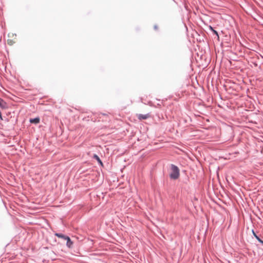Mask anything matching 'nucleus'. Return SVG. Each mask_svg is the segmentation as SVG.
Instances as JSON below:
<instances>
[{"mask_svg":"<svg viewBox=\"0 0 263 263\" xmlns=\"http://www.w3.org/2000/svg\"><path fill=\"white\" fill-rule=\"evenodd\" d=\"M6 105V103H5V102L3 99L0 98V106L2 108H5Z\"/></svg>","mask_w":263,"mask_h":263,"instance_id":"0eeeda50","label":"nucleus"},{"mask_svg":"<svg viewBox=\"0 0 263 263\" xmlns=\"http://www.w3.org/2000/svg\"><path fill=\"white\" fill-rule=\"evenodd\" d=\"M180 172L178 167L174 164H171V173L170 174V178L172 179L175 180L178 178Z\"/></svg>","mask_w":263,"mask_h":263,"instance_id":"f257e3e1","label":"nucleus"},{"mask_svg":"<svg viewBox=\"0 0 263 263\" xmlns=\"http://www.w3.org/2000/svg\"><path fill=\"white\" fill-rule=\"evenodd\" d=\"M154 28H155V29H157V26H155Z\"/></svg>","mask_w":263,"mask_h":263,"instance_id":"9d476101","label":"nucleus"},{"mask_svg":"<svg viewBox=\"0 0 263 263\" xmlns=\"http://www.w3.org/2000/svg\"><path fill=\"white\" fill-rule=\"evenodd\" d=\"M253 234L254 237L257 239V240L263 245V240H262L255 233L253 230Z\"/></svg>","mask_w":263,"mask_h":263,"instance_id":"423d86ee","label":"nucleus"},{"mask_svg":"<svg viewBox=\"0 0 263 263\" xmlns=\"http://www.w3.org/2000/svg\"><path fill=\"white\" fill-rule=\"evenodd\" d=\"M138 119L140 120H145L151 117L150 114H147L145 115L138 114L137 115Z\"/></svg>","mask_w":263,"mask_h":263,"instance_id":"f03ea898","label":"nucleus"},{"mask_svg":"<svg viewBox=\"0 0 263 263\" xmlns=\"http://www.w3.org/2000/svg\"><path fill=\"white\" fill-rule=\"evenodd\" d=\"M55 235L56 236H57L58 237H59V238H63V239H64L65 240H66V239L68 237V236H65V235H63V234H61V233H55Z\"/></svg>","mask_w":263,"mask_h":263,"instance_id":"39448f33","label":"nucleus"},{"mask_svg":"<svg viewBox=\"0 0 263 263\" xmlns=\"http://www.w3.org/2000/svg\"><path fill=\"white\" fill-rule=\"evenodd\" d=\"M210 28H211V30H212L213 31L214 33L215 34H216L217 35H218V32H217L216 31H215V30H213V29L212 28V27H210Z\"/></svg>","mask_w":263,"mask_h":263,"instance_id":"1a4fd4ad","label":"nucleus"},{"mask_svg":"<svg viewBox=\"0 0 263 263\" xmlns=\"http://www.w3.org/2000/svg\"><path fill=\"white\" fill-rule=\"evenodd\" d=\"M93 158H95L101 165H102V162L100 159L99 158V157H98V156L95 154L93 156Z\"/></svg>","mask_w":263,"mask_h":263,"instance_id":"6e6552de","label":"nucleus"},{"mask_svg":"<svg viewBox=\"0 0 263 263\" xmlns=\"http://www.w3.org/2000/svg\"><path fill=\"white\" fill-rule=\"evenodd\" d=\"M40 119L39 117H36L33 119H30L29 122L31 123H33L34 124H37L40 123Z\"/></svg>","mask_w":263,"mask_h":263,"instance_id":"7ed1b4c3","label":"nucleus"},{"mask_svg":"<svg viewBox=\"0 0 263 263\" xmlns=\"http://www.w3.org/2000/svg\"><path fill=\"white\" fill-rule=\"evenodd\" d=\"M66 240H67V242H66L67 247H68L69 248H71L73 245V242L71 240V239H70V238L68 236L67 237Z\"/></svg>","mask_w":263,"mask_h":263,"instance_id":"20e7f679","label":"nucleus"}]
</instances>
